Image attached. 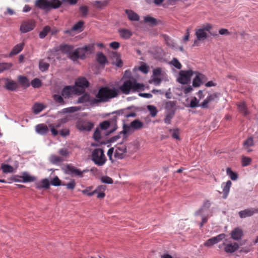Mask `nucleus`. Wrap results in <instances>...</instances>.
<instances>
[{"label": "nucleus", "mask_w": 258, "mask_h": 258, "mask_svg": "<svg viewBox=\"0 0 258 258\" xmlns=\"http://www.w3.org/2000/svg\"><path fill=\"white\" fill-rule=\"evenodd\" d=\"M121 37L124 39H127L132 36V32L128 29H121L118 31Z\"/></svg>", "instance_id": "obj_29"}, {"label": "nucleus", "mask_w": 258, "mask_h": 258, "mask_svg": "<svg viewBox=\"0 0 258 258\" xmlns=\"http://www.w3.org/2000/svg\"><path fill=\"white\" fill-rule=\"evenodd\" d=\"M169 132L171 133V136L173 138L175 139L176 140H179V134H180V130L178 128L174 129H169Z\"/></svg>", "instance_id": "obj_42"}, {"label": "nucleus", "mask_w": 258, "mask_h": 258, "mask_svg": "<svg viewBox=\"0 0 258 258\" xmlns=\"http://www.w3.org/2000/svg\"><path fill=\"white\" fill-rule=\"evenodd\" d=\"M50 30V28L49 26H46L44 27L42 31L39 33V37L42 39L45 38Z\"/></svg>", "instance_id": "obj_48"}, {"label": "nucleus", "mask_w": 258, "mask_h": 258, "mask_svg": "<svg viewBox=\"0 0 258 258\" xmlns=\"http://www.w3.org/2000/svg\"><path fill=\"white\" fill-rule=\"evenodd\" d=\"M94 126V124L86 120H79L76 123L77 128L81 131H90Z\"/></svg>", "instance_id": "obj_12"}, {"label": "nucleus", "mask_w": 258, "mask_h": 258, "mask_svg": "<svg viewBox=\"0 0 258 258\" xmlns=\"http://www.w3.org/2000/svg\"><path fill=\"white\" fill-rule=\"evenodd\" d=\"M242 234V229L236 228L231 232V237L234 240H239L241 238Z\"/></svg>", "instance_id": "obj_28"}, {"label": "nucleus", "mask_w": 258, "mask_h": 258, "mask_svg": "<svg viewBox=\"0 0 258 258\" xmlns=\"http://www.w3.org/2000/svg\"><path fill=\"white\" fill-rule=\"evenodd\" d=\"M131 123L133 130H140L143 128L144 126L143 122L139 119H135L132 121Z\"/></svg>", "instance_id": "obj_31"}, {"label": "nucleus", "mask_w": 258, "mask_h": 258, "mask_svg": "<svg viewBox=\"0 0 258 258\" xmlns=\"http://www.w3.org/2000/svg\"><path fill=\"white\" fill-rule=\"evenodd\" d=\"M133 128L131 126V123L130 124L123 123V131H121L120 134H122L124 137H125V136L127 134L133 132Z\"/></svg>", "instance_id": "obj_37"}, {"label": "nucleus", "mask_w": 258, "mask_h": 258, "mask_svg": "<svg viewBox=\"0 0 258 258\" xmlns=\"http://www.w3.org/2000/svg\"><path fill=\"white\" fill-rule=\"evenodd\" d=\"M118 90L115 88H110L108 87H101L99 88L96 98H93L91 101L92 104L98 105L100 103L108 102L110 99L118 96Z\"/></svg>", "instance_id": "obj_1"}, {"label": "nucleus", "mask_w": 258, "mask_h": 258, "mask_svg": "<svg viewBox=\"0 0 258 258\" xmlns=\"http://www.w3.org/2000/svg\"><path fill=\"white\" fill-rule=\"evenodd\" d=\"M165 112H171L173 111L175 113L176 102L175 101H167L165 105Z\"/></svg>", "instance_id": "obj_22"}, {"label": "nucleus", "mask_w": 258, "mask_h": 258, "mask_svg": "<svg viewBox=\"0 0 258 258\" xmlns=\"http://www.w3.org/2000/svg\"><path fill=\"white\" fill-rule=\"evenodd\" d=\"M50 160L53 164H57L63 161V159L61 157L55 155L50 156Z\"/></svg>", "instance_id": "obj_44"}, {"label": "nucleus", "mask_w": 258, "mask_h": 258, "mask_svg": "<svg viewBox=\"0 0 258 258\" xmlns=\"http://www.w3.org/2000/svg\"><path fill=\"white\" fill-rule=\"evenodd\" d=\"M232 182L230 180H228L226 183H223V198L224 199H226L227 197Z\"/></svg>", "instance_id": "obj_25"}, {"label": "nucleus", "mask_w": 258, "mask_h": 258, "mask_svg": "<svg viewBox=\"0 0 258 258\" xmlns=\"http://www.w3.org/2000/svg\"><path fill=\"white\" fill-rule=\"evenodd\" d=\"M101 181L103 183L111 184L113 183V180L111 178L108 176H103L101 178Z\"/></svg>", "instance_id": "obj_62"}, {"label": "nucleus", "mask_w": 258, "mask_h": 258, "mask_svg": "<svg viewBox=\"0 0 258 258\" xmlns=\"http://www.w3.org/2000/svg\"><path fill=\"white\" fill-rule=\"evenodd\" d=\"M153 76L155 77H160L163 76L162 69L160 68H157L153 70Z\"/></svg>", "instance_id": "obj_59"}, {"label": "nucleus", "mask_w": 258, "mask_h": 258, "mask_svg": "<svg viewBox=\"0 0 258 258\" xmlns=\"http://www.w3.org/2000/svg\"><path fill=\"white\" fill-rule=\"evenodd\" d=\"M91 160L97 166H103L107 161L104 151L102 149H95L91 155Z\"/></svg>", "instance_id": "obj_6"}, {"label": "nucleus", "mask_w": 258, "mask_h": 258, "mask_svg": "<svg viewBox=\"0 0 258 258\" xmlns=\"http://www.w3.org/2000/svg\"><path fill=\"white\" fill-rule=\"evenodd\" d=\"M76 185V183L74 179H71V181L67 184H62V185H65L68 189L73 190Z\"/></svg>", "instance_id": "obj_54"}, {"label": "nucleus", "mask_w": 258, "mask_h": 258, "mask_svg": "<svg viewBox=\"0 0 258 258\" xmlns=\"http://www.w3.org/2000/svg\"><path fill=\"white\" fill-rule=\"evenodd\" d=\"M126 153V146L122 143H118L115 146V151L114 152V157L117 159H123Z\"/></svg>", "instance_id": "obj_10"}, {"label": "nucleus", "mask_w": 258, "mask_h": 258, "mask_svg": "<svg viewBox=\"0 0 258 258\" xmlns=\"http://www.w3.org/2000/svg\"><path fill=\"white\" fill-rule=\"evenodd\" d=\"M35 22L33 20H29L23 22L20 27L22 33H27L32 30L35 28Z\"/></svg>", "instance_id": "obj_14"}, {"label": "nucleus", "mask_w": 258, "mask_h": 258, "mask_svg": "<svg viewBox=\"0 0 258 258\" xmlns=\"http://www.w3.org/2000/svg\"><path fill=\"white\" fill-rule=\"evenodd\" d=\"M212 29V26L210 24H206L202 26L201 28L197 29L195 35L197 38V40H195L194 43V46L198 45L199 41L205 40L208 37L207 32H208L212 36H217V34L210 32V30Z\"/></svg>", "instance_id": "obj_3"}, {"label": "nucleus", "mask_w": 258, "mask_h": 258, "mask_svg": "<svg viewBox=\"0 0 258 258\" xmlns=\"http://www.w3.org/2000/svg\"><path fill=\"white\" fill-rule=\"evenodd\" d=\"M49 185L50 182L49 181L48 179L45 178L42 179L39 183L36 184V188L39 189L42 188L48 189L49 188Z\"/></svg>", "instance_id": "obj_33"}, {"label": "nucleus", "mask_w": 258, "mask_h": 258, "mask_svg": "<svg viewBox=\"0 0 258 258\" xmlns=\"http://www.w3.org/2000/svg\"><path fill=\"white\" fill-rule=\"evenodd\" d=\"M35 130L37 133L41 135H45L48 132V128L47 125L44 123H41L35 126Z\"/></svg>", "instance_id": "obj_23"}, {"label": "nucleus", "mask_w": 258, "mask_h": 258, "mask_svg": "<svg viewBox=\"0 0 258 258\" xmlns=\"http://www.w3.org/2000/svg\"><path fill=\"white\" fill-rule=\"evenodd\" d=\"M130 109V107H127L125 109H121L117 111V114L118 115H123L125 118H129L131 117H136L137 114L135 112H128L127 110Z\"/></svg>", "instance_id": "obj_20"}, {"label": "nucleus", "mask_w": 258, "mask_h": 258, "mask_svg": "<svg viewBox=\"0 0 258 258\" xmlns=\"http://www.w3.org/2000/svg\"><path fill=\"white\" fill-rule=\"evenodd\" d=\"M195 74H196V76L193 80L192 86L194 87H199L202 84V79L204 76L197 72H195Z\"/></svg>", "instance_id": "obj_19"}, {"label": "nucleus", "mask_w": 258, "mask_h": 258, "mask_svg": "<svg viewBox=\"0 0 258 258\" xmlns=\"http://www.w3.org/2000/svg\"><path fill=\"white\" fill-rule=\"evenodd\" d=\"M195 74V72L191 70H181L179 72L177 81L181 84H187L190 81L191 77Z\"/></svg>", "instance_id": "obj_7"}, {"label": "nucleus", "mask_w": 258, "mask_h": 258, "mask_svg": "<svg viewBox=\"0 0 258 258\" xmlns=\"http://www.w3.org/2000/svg\"><path fill=\"white\" fill-rule=\"evenodd\" d=\"M93 138L94 140L96 141H99L101 138V133L100 131L99 128H96L94 133Z\"/></svg>", "instance_id": "obj_58"}, {"label": "nucleus", "mask_w": 258, "mask_h": 258, "mask_svg": "<svg viewBox=\"0 0 258 258\" xmlns=\"http://www.w3.org/2000/svg\"><path fill=\"white\" fill-rule=\"evenodd\" d=\"M251 162V159L250 157L243 156L242 157V166H247L249 165Z\"/></svg>", "instance_id": "obj_55"}, {"label": "nucleus", "mask_w": 258, "mask_h": 258, "mask_svg": "<svg viewBox=\"0 0 258 258\" xmlns=\"http://www.w3.org/2000/svg\"><path fill=\"white\" fill-rule=\"evenodd\" d=\"M18 81L23 87H28L30 86L29 80L26 77L19 76L18 78Z\"/></svg>", "instance_id": "obj_35"}, {"label": "nucleus", "mask_w": 258, "mask_h": 258, "mask_svg": "<svg viewBox=\"0 0 258 258\" xmlns=\"http://www.w3.org/2000/svg\"><path fill=\"white\" fill-rule=\"evenodd\" d=\"M44 106L43 104L40 103H35L33 105V109L35 114H38L43 109Z\"/></svg>", "instance_id": "obj_43"}, {"label": "nucleus", "mask_w": 258, "mask_h": 258, "mask_svg": "<svg viewBox=\"0 0 258 258\" xmlns=\"http://www.w3.org/2000/svg\"><path fill=\"white\" fill-rule=\"evenodd\" d=\"M49 64L44 61V59H41L39 62V68L41 72H45L48 70Z\"/></svg>", "instance_id": "obj_39"}, {"label": "nucleus", "mask_w": 258, "mask_h": 258, "mask_svg": "<svg viewBox=\"0 0 258 258\" xmlns=\"http://www.w3.org/2000/svg\"><path fill=\"white\" fill-rule=\"evenodd\" d=\"M226 235L224 233L220 234L214 237L216 243L221 241L225 238Z\"/></svg>", "instance_id": "obj_63"}, {"label": "nucleus", "mask_w": 258, "mask_h": 258, "mask_svg": "<svg viewBox=\"0 0 258 258\" xmlns=\"http://www.w3.org/2000/svg\"><path fill=\"white\" fill-rule=\"evenodd\" d=\"M25 43L24 42L20 43L15 46L10 53V56H12L18 54L20 52L24 46Z\"/></svg>", "instance_id": "obj_26"}, {"label": "nucleus", "mask_w": 258, "mask_h": 258, "mask_svg": "<svg viewBox=\"0 0 258 258\" xmlns=\"http://www.w3.org/2000/svg\"><path fill=\"white\" fill-rule=\"evenodd\" d=\"M254 146V141L252 137H248L246 140L243 143V149L249 153L253 151L251 149L252 147Z\"/></svg>", "instance_id": "obj_17"}, {"label": "nucleus", "mask_w": 258, "mask_h": 258, "mask_svg": "<svg viewBox=\"0 0 258 258\" xmlns=\"http://www.w3.org/2000/svg\"><path fill=\"white\" fill-rule=\"evenodd\" d=\"M6 88L10 91H14L18 88L17 83L13 80H9L6 83Z\"/></svg>", "instance_id": "obj_34"}, {"label": "nucleus", "mask_w": 258, "mask_h": 258, "mask_svg": "<svg viewBox=\"0 0 258 258\" xmlns=\"http://www.w3.org/2000/svg\"><path fill=\"white\" fill-rule=\"evenodd\" d=\"M170 63L177 69H180L182 68L181 64L176 58H173Z\"/></svg>", "instance_id": "obj_57"}, {"label": "nucleus", "mask_w": 258, "mask_h": 258, "mask_svg": "<svg viewBox=\"0 0 258 258\" xmlns=\"http://www.w3.org/2000/svg\"><path fill=\"white\" fill-rule=\"evenodd\" d=\"M50 183L54 186H59L61 185V180L57 176H55L50 181Z\"/></svg>", "instance_id": "obj_61"}, {"label": "nucleus", "mask_w": 258, "mask_h": 258, "mask_svg": "<svg viewBox=\"0 0 258 258\" xmlns=\"http://www.w3.org/2000/svg\"><path fill=\"white\" fill-rule=\"evenodd\" d=\"M216 244L215 239L214 237L209 239L208 240H207L205 243L204 245L207 247H210L212 246L213 245Z\"/></svg>", "instance_id": "obj_60"}, {"label": "nucleus", "mask_w": 258, "mask_h": 258, "mask_svg": "<svg viewBox=\"0 0 258 258\" xmlns=\"http://www.w3.org/2000/svg\"><path fill=\"white\" fill-rule=\"evenodd\" d=\"M238 109L239 111L242 113L244 116L249 114L246 105L244 102H240L238 104Z\"/></svg>", "instance_id": "obj_36"}, {"label": "nucleus", "mask_w": 258, "mask_h": 258, "mask_svg": "<svg viewBox=\"0 0 258 258\" xmlns=\"http://www.w3.org/2000/svg\"><path fill=\"white\" fill-rule=\"evenodd\" d=\"M61 5L59 0H36L35 6L41 10L48 11L51 9H57Z\"/></svg>", "instance_id": "obj_4"}, {"label": "nucleus", "mask_w": 258, "mask_h": 258, "mask_svg": "<svg viewBox=\"0 0 258 258\" xmlns=\"http://www.w3.org/2000/svg\"><path fill=\"white\" fill-rule=\"evenodd\" d=\"M61 94L64 98H70L74 95H80V92L75 86H67L62 90Z\"/></svg>", "instance_id": "obj_9"}, {"label": "nucleus", "mask_w": 258, "mask_h": 258, "mask_svg": "<svg viewBox=\"0 0 258 258\" xmlns=\"http://www.w3.org/2000/svg\"><path fill=\"white\" fill-rule=\"evenodd\" d=\"M162 82V79L159 77L152 76V78L149 81L150 83L153 84L154 85L157 86L160 84Z\"/></svg>", "instance_id": "obj_53"}, {"label": "nucleus", "mask_w": 258, "mask_h": 258, "mask_svg": "<svg viewBox=\"0 0 258 258\" xmlns=\"http://www.w3.org/2000/svg\"><path fill=\"white\" fill-rule=\"evenodd\" d=\"M199 101L197 98L196 97H194L190 102L189 107L191 108H195L198 106H200V104H199Z\"/></svg>", "instance_id": "obj_56"}, {"label": "nucleus", "mask_w": 258, "mask_h": 258, "mask_svg": "<svg viewBox=\"0 0 258 258\" xmlns=\"http://www.w3.org/2000/svg\"><path fill=\"white\" fill-rule=\"evenodd\" d=\"M84 22L82 21H80L73 26V27H72V30L74 31H78L79 32H81L82 31V28Z\"/></svg>", "instance_id": "obj_46"}, {"label": "nucleus", "mask_w": 258, "mask_h": 258, "mask_svg": "<svg viewBox=\"0 0 258 258\" xmlns=\"http://www.w3.org/2000/svg\"><path fill=\"white\" fill-rule=\"evenodd\" d=\"M166 115L164 119V122L167 124L171 123V120L173 118L175 113L173 111L171 112H165Z\"/></svg>", "instance_id": "obj_41"}, {"label": "nucleus", "mask_w": 258, "mask_h": 258, "mask_svg": "<svg viewBox=\"0 0 258 258\" xmlns=\"http://www.w3.org/2000/svg\"><path fill=\"white\" fill-rule=\"evenodd\" d=\"M31 84L33 87L35 88H38L40 87L42 85L41 81L38 78H35L33 79L31 82Z\"/></svg>", "instance_id": "obj_51"}, {"label": "nucleus", "mask_w": 258, "mask_h": 258, "mask_svg": "<svg viewBox=\"0 0 258 258\" xmlns=\"http://www.w3.org/2000/svg\"><path fill=\"white\" fill-rule=\"evenodd\" d=\"M12 67V64L10 63H0V73L5 70L10 69Z\"/></svg>", "instance_id": "obj_52"}, {"label": "nucleus", "mask_w": 258, "mask_h": 258, "mask_svg": "<svg viewBox=\"0 0 258 258\" xmlns=\"http://www.w3.org/2000/svg\"><path fill=\"white\" fill-rule=\"evenodd\" d=\"M227 174L232 180H236L238 178V175L236 173L232 171L230 168L226 169Z\"/></svg>", "instance_id": "obj_45"}, {"label": "nucleus", "mask_w": 258, "mask_h": 258, "mask_svg": "<svg viewBox=\"0 0 258 258\" xmlns=\"http://www.w3.org/2000/svg\"><path fill=\"white\" fill-rule=\"evenodd\" d=\"M94 50L93 44H89L83 47L78 48L74 51L73 55L71 56V59L73 61H76L78 58L83 59L85 58L86 54L92 53Z\"/></svg>", "instance_id": "obj_5"}, {"label": "nucleus", "mask_w": 258, "mask_h": 258, "mask_svg": "<svg viewBox=\"0 0 258 258\" xmlns=\"http://www.w3.org/2000/svg\"><path fill=\"white\" fill-rule=\"evenodd\" d=\"M92 189V186H89L87 187L86 189L82 190V192L84 195H87V196L90 197L96 194V190H93L91 191V190Z\"/></svg>", "instance_id": "obj_49"}, {"label": "nucleus", "mask_w": 258, "mask_h": 258, "mask_svg": "<svg viewBox=\"0 0 258 258\" xmlns=\"http://www.w3.org/2000/svg\"><path fill=\"white\" fill-rule=\"evenodd\" d=\"M20 178L22 179V180L16 179L15 181L26 183L34 181L36 179L35 176H31L27 172H23Z\"/></svg>", "instance_id": "obj_18"}, {"label": "nucleus", "mask_w": 258, "mask_h": 258, "mask_svg": "<svg viewBox=\"0 0 258 258\" xmlns=\"http://www.w3.org/2000/svg\"><path fill=\"white\" fill-rule=\"evenodd\" d=\"M125 13L127 15V17L130 21H138L140 20L139 16L131 10H125Z\"/></svg>", "instance_id": "obj_24"}, {"label": "nucleus", "mask_w": 258, "mask_h": 258, "mask_svg": "<svg viewBox=\"0 0 258 258\" xmlns=\"http://www.w3.org/2000/svg\"><path fill=\"white\" fill-rule=\"evenodd\" d=\"M87 170H84L83 171L77 167L68 164L66 167L65 173L72 177L82 178L84 176V173L87 172Z\"/></svg>", "instance_id": "obj_8"}, {"label": "nucleus", "mask_w": 258, "mask_h": 258, "mask_svg": "<svg viewBox=\"0 0 258 258\" xmlns=\"http://www.w3.org/2000/svg\"><path fill=\"white\" fill-rule=\"evenodd\" d=\"M218 99V93H214L209 94L205 99L202 102L200 106L202 108H208L209 104L216 101Z\"/></svg>", "instance_id": "obj_13"}, {"label": "nucleus", "mask_w": 258, "mask_h": 258, "mask_svg": "<svg viewBox=\"0 0 258 258\" xmlns=\"http://www.w3.org/2000/svg\"><path fill=\"white\" fill-rule=\"evenodd\" d=\"M255 213H258L257 208H249L239 212L238 215L241 218L250 217Z\"/></svg>", "instance_id": "obj_15"}, {"label": "nucleus", "mask_w": 258, "mask_h": 258, "mask_svg": "<svg viewBox=\"0 0 258 258\" xmlns=\"http://www.w3.org/2000/svg\"><path fill=\"white\" fill-rule=\"evenodd\" d=\"M96 60L101 65H104L108 62L106 57L103 54L102 52L97 53Z\"/></svg>", "instance_id": "obj_32"}, {"label": "nucleus", "mask_w": 258, "mask_h": 258, "mask_svg": "<svg viewBox=\"0 0 258 258\" xmlns=\"http://www.w3.org/2000/svg\"><path fill=\"white\" fill-rule=\"evenodd\" d=\"M93 98L90 97L89 94L85 93L78 98L77 103H84L85 102H89L90 104L92 105H96V104H92L91 102V101L93 99Z\"/></svg>", "instance_id": "obj_21"}, {"label": "nucleus", "mask_w": 258, "mask_h": 258, "mask_svg": "<svg viewBox=\"0 0 258 258\" xmlns=\"http://www.w3.org/2000/svg\"><path fill=\"white\" fill-rule=\"evenodd\" d=\"M65 112H75L79 110V108L78 107H70L66 108L63 109Z\"/></svg>", "instance_id": "obj_64"}, {"label": "nucleus", "mask_w": 258, "mask_h": 258, "mask_svg": "<svg viewBox=\"0 0 258 258\" xmlns=\"http://www.w3.org/2000/svg\"><path fill=\"white\" fill-rule=\"evenodd\" d=\"M238 245L236 243L228 244L225 245L224 249L227 253H232L238 248Z\"/></svg>", "instance_id": "obj_30"}, {"label": "nucleus", "mask_w": 258, "mask_h": 258, "mask_svg": "<svg viewBox=\"0 0 258 258\" xmlns=\"http://www.w3.org/2000/svg\"><path fill=\"white\" fill-rule=\"evenodd\" d=\"M144 21L146 23H149L152 26H156L158 24L157 20L150 16H147L144 17Z\"/></svg>", "instance_id": "obj_40"}, {"label": "nucleus", "mask_w": 258, "mask_h": 258, "mask_svg": "<svg viewBox=\"0 0 258 258\" xmlns=\"http://www.w3.org/2000/svg\"><path fill=\"white\" fill-rule=\"evenodd\" d=\"M89 83L85 77H80L75 81V87L80 92V94L85 91V89L88 87Z\"/></svg>", "instance_id": "obj_11"}, {"label": "nucleus", "mask_w": 258, "mask_h": 258, "mask_svg": "<svg viewBox=\"0 0 258 258\" xmlns=\"http://www.w3.org/2000/svg\"><path fill=\"white\" fill-rule=\"evenodd\" d=\"M1 168L4 173H11L13 171V167L9 165L2 164Z\"/></svg>", "instance_id": "obj_50"}, {"label": "nucleus", "mask_w": 258, "mask_h": 258, "mask_svg": "<svg viewBox=\"0 0 258 258\" xmlns=\"http://www.w3.org/2000/svg\"><path fill=\"white\" fill-rule=\"evenodd\" d=\"M60 50L67 54L69 57L71 59V56L73 53L74 46L71 45L62 44L59 46Z\"/></svg>", "instance_id": "obj_16"}, {"label": "nucleus", "mask_w": 258, "mask_h": 258, "mask_svg": "<svg viewBox=\"0 0 258 258\" xmlns=\"http://www.w3.org/2000/svg\"><path fill=\"white\" fill-rule=\"evenodd\" d=\"M211 205V203L209 200H205L203 202L202 207L198 211H197L196 212V214L197 215H201L202 214V213L205 210L209 209V208L210 207Z\"/></svg>", "instance_id": "obj_27"}, {"label": "nucleus", "mask_w": 258, "mask_h": 258, "mask_svg": "<svg viewBox=\"0 0 258 258\" xmlns=\"http://www.w3.org/2000/svg\"><path fill=\"white\" fill-rule=\"evenodd\" d=\"M52 98L56 103L59 104V105H64L66 104V102L61 95L54 94L53 95Z\"/></svg>", "instance_id": "obj_38"}, {"label": "nucleus", "mask_w": 258, "mask_h": 258, "mask_svg": "<svg viewBox=\"0 0 258 258\" xmlns=\"http://www.w3.org/2000/svg\"><path fill=\"white\" fill-rule=\"evenodd\" d=\"M147 109L150 111V114L152 116L155 117L156 116L158 113V110L155 106L149 105L147 106Z\"/></svg>", "instance_id": "obj_47"}, {"label": "nucleus", "mask_w": 258, "mask_h": 258, "mask_svg": "<svg viewBox=\"0 0 258 258\" xmlns=\"http://www.w3.org/2000/svg\"><path fill=\"white\" fill-rule=\"evenodd\" d=\"M143 84L137 83L136 81L127 80L124 81L122 85L119 87L120 91L125 95L129 94L132 91L135 92L144 90Z\"/></svg>", "instance_id": "obj_2"}]
</instances>
